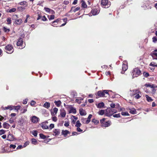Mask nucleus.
I'll return each instance as SVG.
<instances>
[{
  "label": "nucleus",
  "instance_id": "1",
  "mask_svg": "<svg viewBox=\"0 0 157 157\" xmlns=\"http://www.w3.org/2000/svg\"><path fill=\"white\" fill-rule=\"evenodd\" d=\"M105 114L107 116H111L114 113L117 112V110L112 109L110 107L108 108L106 110Z\"/></svg>",
  "mask_w": 157,
  "mask_h": 157
},
{
  "label": "nucleus",
  "instance_id": "2",
  "mask_svg": "<svg viewBox=\"0 0 157 157\" xmlns=\"http://www.w3.org/2000/svg\"><path fill=\"white\" fill-rule=\"evenodd\" d=\"M141 74V71L138 68H134L132 71V78L137 77Z\"/></svg>",
  "mask_w": 157,
  "mask_h": 157
},
{
  "label": "nucleus",
  "instance_id": "3",
  "mask_svg": "<svg viewBox=\"0 0 157 157\" xmlns=\"http://www.w3.org/2000/svg\"><path fill=\"white\" fill-rule=\"evenodd\" d=\"M109 91H111L109 90H100L98 92V96L100 97H105L107 96H105V94L109 95L108 92Z\"/></svg>",
  "mask_w": 157,
  "mask_h": 157
},
{
  "label": "nucleus",
  "instance_id": "4",
  "mask_svg": "<svg viewBox=\"0 0 157 157\" xmlns=\"http://www.w3.org/2000/svg\"><path fill=\"white\" fill-rule=\"evenodd\" d=\"M101 4L102 6L105 8H108L110 6V2L108 0H101Z\"/></svg>",
  "mask_w": 157,
  "mask_h": 157
},
{
  "label": "nucleus",
  "instance_id": "5",
  "mask_svg": "<svg viewBox=\"0 0 157 157\" xmlns=\"http://www.w3.org/2000/svg\"><path fill=\"white\" fill-rule=\"evenodd\" d=\"M2 152L3 153H8L10 152H12L13 150H11L9 147L5 146H2Z\"/></svg>",
  "mask_w": 157,
  "mask_h": 157
},
{
  "label": "nucleus",
  "instance_id": "6",
  "mask_svg": "<svg viewBox=\"0 0 157 157\" xmlns=\"http://www.w3.org/2000/svg\"><path fill=\"white\" fill-rule=\"evenodd\" d=\"M5 49L7 53L11 54L13 52V47L11 44H9L7 45L6 46Z\"/></svg>",
  "mask_w": 157,
  "mask_h": 157
},
{
  "label": "nucleus",
  "instance_id": "7",
  "mask_svg": "<svg viewBox=\"0 0 157 157\" xmlns=\"http://www.w3.org/2000/svg\"><path fill=\"white\" fill-rule=\"evenodd\" d=\"M127 62L126 61H124L123 62V63L122 65V69L123 71H121L122 74H124V71H125L128 69V65Z\"/></svg>",
  "mask_w": 157,
  "mask_h": 157
},
{
  "label": "nucleus",
  "instance_id": "8",
  "mask_svg": "<svg viewBox=\"0 0 157 157\" xmlns=\"http://www.w3.org/2000/svg\"><path fill=\"white\" fill-rule=\"evenodd\" d=\"M31 121L33 123H37L40 120L39 118L36 116H34L31 117Z\"/></svg>",
  "mask_w": 157,
  "mask_h": 157
},
{
  "label": "nucleus",
  "instance_id": "9",
  "mask_svg": "<svg viewBox=\"0 0 157 157\" xmlns=\"http://www.w3.org/2000/svg\"><path fill=\"white\" fill-rule=\"evenodd\" d=\"M91 12L93 15H96L99 13V10L95 8L92 9Z\"/></svg>",
  "mask_w": 157,
  "mask_h": 157
},
{
  "label": "nucleus",
  "instance_id": "10",
  "mask_svg": "<svg viewBox=\"0 0 157 157\" xmlns=\"http://www.w3.org/2000/svg\"><path fill=\"white\" fill-rule=\"evenodd\" d=\"M53 135L54 136H58L60 134V130L59 129H55L53 131Z\"/></svg>",
  "mask_w": 157,
  "mask_h": 157
},
{
  "label": "nucleus",
  "instance_id": "11",
  "mask_svg": "<svg viewBox=\"0 0 157 157\" xmlns=\"http://www.w3.org/2000/svg\"><path fill=\"white\" fill-rule=\"evenodd\" d=\"M110 122L108 121L107 122H104L103 123L101 124L102 127H107L109 126L110 125Z\"/></svg>",
  "mask_w": 157,
  "mask_h": 157
},
{
  "label": "nucleus",
  "instance_id": "12",
  "mask_svg": "<svg viewBox=\"0 0 157 157\" xmlns=\"http://www.w3.org/2000/svg\"><path fill=\"white\" fill-rule=\"evenodd\" d=\"M96 105L98 108L101 109L104 108L105 104L103 102H101L98 104H96Z\"/></svg>",
  "mask_w": 157,
  "mask_h": 157
},
{
  "label": "nucleus",
  "instance_id": "13",
  "mask_svg": "<svg viewBox=\"0 0 157 157\" xmlns=\"http://www.w3.org/2000/svg\"><path fill=\"white\" fill-rule=\"evenodd\" d=\"M110 108L112 109L114 108L118 109V108H120V105L118 104H117L115 105L114 103H112L110 104Z\"/></svg>",
  "mask_w": 157,
  "mask_h": 157
},
{
  "label": "nucleus",
  "instance_id": "14",
  "mask_svg": "<svg viewBox=\"0 0 157 157\" xmlns=\"http://www.w3.org/2000/svg\"><path fill=\"white\" fill-rule=\"evenodd\" d=\"M79 113L81 116H85L86 114V113L85 110L82 108L79 109Z\"/></svg>",
  "mask_w": 157,
  "mask_h": 157
},
{
  "label": "nucleus",
  "instance_id": "15",
  "mask_svg": "<svg viewBox=\"0 0 157 157\" xmlns=\"http://www.w3.org/2000/svg\"><path fill=\"white\" fill-rule=\"evenodd\" d=\"M23 43V39L22 38H19L17 42V46H20L22 45Z\"/></svg>",
  "mask_w": 157,
  "mask_h": 157
},
{
  "label": "nucleus",
  "instance_id": "16",
  "mask_svg": "<svg viewBox=\"0 0 157 157\" xmlns=\"http://www.w3.org/2000/svg\"><path fill=\"white\" fill-rule=\"evenodd\" d=\"M7 138V140L9 141L13 140L14 139L13 135L11 134H9Z\"/></svg>",
  "mask_w": 157,
  "mask_h": 157
},
{
  "label": "nucleus",
  "instance_id": "17",
  "mask_svg": "<svg viewBox=\"0 0 157 157\" xmlns=\"http://www.w3.org/2000/svg\"><path fill=\"white\" fill-rule=\"evenodd\" d=\"M145 86L147 87H150L152 88H155L157 87L154 84H146Z\"/></svg>",
  "mask_w": 157,
  "mask_h": 157
},
{
  "label": "nucleus",
  "instance_id": "18",
  "mask_svg": "<svg viewBox=\"0 0 157 157\" xmlns=\"http://www.w3.org/2000/svg\"><path fill=\"white\" fill-rule=\"evenodd\" d=\"M66 112L64 110H61L60 115L62 117H65L66 116Z\"/></svg>",
  "mask_w": 157,
  "mask_h": 157
},
{
  "label": "nucleus",
  "instance_id": "19",
  "mask_svg": "<svg viewBox=\"0 0 157 157\" xmlns=\"http://www.w3.org/2000/svg\"><path fill=\"white\" fill-rule=\"evenodd\" d=\"M41 127L42 129H48L49 128L48 126L46 124L44 123H41Z\"/></svg>",
  "mask_w": 157,
  "mask_h": 157
},
{
  "label": "nucleus",
  "instance_id": "20",
  "mask_svg": "<svg viewBox=\"0 0 157 157\" xmlns=\"http://www.w3.org/2000/svg\"><path fill=\"white\" fill-rule=\"evenodd\" d=\"M22 20L20 19L16 20L14 23L15 24L20 25L22 23Z\"/></svg>",
  "mask_w": 157,
  "mask_h": 157
},
{
  "label": "nucleus",
  "instance_id": "21",
  "mask_svg": "<svg viewBox=\"0 0 157 157\" xmlns=\"http://www.w3.org/2000/svg\"><path fill=\"white\" fill-rule=\"evenodd\" d=\"M92 115L90 114L86 121V124H88L90 121V119L92 117Z\"/></svg>",
  "mask_w": 157,
  "mask_h": 157
},
{
  "label": "nucleus",
  "instance_id": "22",
  "mask_svg": "<svg viewBox=\"0 0 157 157\" xmlns=\"http://www.w3.org/2000/svg\"><path fill=\"white\" fill-rule=\"evenodd\" d=\"M3 126L4 128L8 129L9 128L10 125L6 122H4L3 124Z\"/></svg>",
  "mask_w": 157,
  "mask_h": 157
},
{
  "label": "nucleus",
  "instance_id": "23",
  "mask_svg": "<svg viewBox=\"0 0 157 157\" xmlns=\"http://www.w3.org/2000/svg\"><path fill=\"white\" fill-rule=\"evenodd\" d=\"M130 113L132 114H135L136 113V111L134 108L130 109Z\"/></svg>",
  "mask_w": 157,
  "mask_h": 157
},
{
  "label": "nucleus",
  "instance_id": "24",
  "mask_svg": "<svg viewBox=\"0 0 157 157\" xmlns=\"http://www.w3.org/2000/svg\"><path fill=\"white\" fill-rule=\"evenodd\" d=\"M76 111L75 109L73 108H71L69 111V113H76Z\"/></svg>",
  "mask_w": 157,
  "mask_h": 157
},
{
  "label": "nucleus",
  "instance_id": "25",
  "mask_svg": "<svg viewBox=\"0 0 157 157\" xmlns=\"http://www.w3.org/2000/svg\"><path fill=\"white\" fill-rule=\"evenodd\" d=\"M2 108L4 110L9 109L10 110H11L13 109L12 106L9 105L5 107H2Z\"/></svg>",
  "mask_w": 157,
  "mask_h": 157
},
{
  "label": "nucleus",
  "instance_id": "26",
  "mask_svg": "<svg viewBox=\"0 0 157 157\" xmlns=\"http://www.w3.org/2000/svg\"><path fill=\"white\" fill-rule=\"evenodd\" d=\"M151 55L152 56V57L154 58L155 56H156L157 58V53L154 51L151 52Z\"/></svg>",
  "mask_w": 157,
  "mask_h": 157
},
{
  "label": "nucleus",
  "instance_id": "27",
  "mask_svg": "<svg viewBox=\"0 0 157 157\" xmlns=\"http://www.w3.org/2000/svg\"><path fill=\"white\" fill-rule=\"evenodd\" d=\"M2 29L6 33H8L10 31L9 29H7L6 27L4 26L3 27Z\"/></svg>",
  "mask_w": 157,
  "mask_h": 157
},
{
  "label": "nucleus",
  "instance_id": "28",
  "mask_svg": "<svg viewBox=\"0 0 157 157\" xmlns=\"http://www.w3.org/2000/svg\"><path fill=\"white\" fill-rule=\"evenodd\" d=\"M105 110H100L98 112V113L99 115H103L105 113Z\"/></svg>",
  "mask_w": 157,
  "mask_h": 157
},
{
  "label": "nucleus",
  "instance_id": "29",
  "mask_svg": "<svg viewBox=\"0 0 157 157\" xmlns=\"http://www.w3.org/2000/svg\"><path fill=\"white\" fill-rule=\"evenodd\" d=\"M50 106V104L48 102H46L44 105V107L47 109Z\"/></svg>",
  "mask_w": 157,
  "mask_h": 157
},
{
  "label": "nucleus",
  "instance_id": "30",
  "mask_svg": "<svg viewBox=\"0 0 157 157\" xmlns=\"http://www.w3.org/2000/svg\"><path fill=\"white\" fill-rule=\"evenodd\" d=\"M133 95L136 94H137L140 93L141 94V92L138 90H133Z\"/></svg>",
  "mask_w": 157,
  "mask_h": 157
},
{
  "label": "nucleus",
  "instance_id": "31",
  "mask_svg": "<svg viewBox=\"0 0 157 157\" xmlns=\"http://www.w3.org/2000/svg\"><path fill=\"white\" fill-rule=\"evenodd\" d=\"M145 96L147 100L148 101H153V99L151 98L148 96V95H146Z\"/></svg>",
  "mask_w": 157,
  "mask_h": 157
},
{
  "label": "nucleus",
  "instance_id": "32",
  "mask_svg": "<svg viewBox=\"0 0 157 157\" xmlns=\"http://www.w3.org/2000/svg\"><path fill=\"white\" fill-rule=\"evenodd\" d=\"M16 9L15 8H13L11 9H9L8 10V12L11 13L12 12H15L16 11Z\"/></svg>",
  "mask_w": 157,
  "mask_h": 157
},
{
  "label": "nucleus",
  "instance_id": "33",
  "mask_svg": "<svg viewBox=\"0 0 157 157\" xmlns=\"http://www.w3.org/2000/svg\"><path fill=\"white\" fill-rule=\"evenodd\" d=\"M32 143L33 144H34L35 145L36 144H37V140L34 138L32 139L31 140Z\"/></svg>",
  "mask_w": 157,
  "mask_h": 157
},
{
  "label": "nucleus",
  "instance_id": "34",
  "mask_svg": "<svg viewBox=\"0 0 157 157\" xmlns=\"http://www.w3.org/2000/svg\"><path fill=\"white\" fill-rule=\"evenodd\" d=\"M12 107L13 109L16 110L17 111H18V110L20 109L21 107V106H12Z\"/></svg>",
  "mask_w": 157,
  "mask_h": 157
},
{
  "label": "nucleus",
  "instance_id": "35",
  "mask_svg": "<svg viewBox=\"0 0 157 157\" xmlns=\"http://www.w3.org/2000/svg\"><path fill=\"white\" fill-rule=\"evenodd\" d=\"M69 132L67 130H63L62 132V134L63 135H64L65 136L67 135L68 133Z\"/></svg>",
  "mask_w": 157,
  "mask_h": 157
},
{
  "label": "nucleus",
  "instance_id": "36",
  "mask_svg": "<svg viewBox=\"0 0 157 157\" xmlns=\"http://www.w3.org/2000/svg\"><path fill=\"white\" fill-rule=\"evenodd\" d=\"M83 99L81 98H77L76 99L75 101L79 104L83 100Z\"/></svg>",
  "mask_w": 157,
  "mask_h": 157
},
{
  "label": "nucleus",
  "instance_id": "37",
  "mask_svg": "<svg viewBox=\"0 0 157 157\" xmlns=\"http://www.w3.org/2000/svg\"><path fill=\"white\" fill-rule=\"evenodd\" d=\"M54 103L56 104V105H57V106H59L61 104V102L60 101H54Z\"/></svg>",
  "mask_w": 157,
  "mask_h": 157
},
{
  "label": "nucleus",
  "instance_id": "38",
  "mask_svg": "<svg viewBox=\"0 0 157 157\" xmlns=\"http://www.w3.org/2000/svg\"><path fill=\"white\" fill-rule=\"evenodd\" d=\"M81 124L80 122L79 121H77L76 122V124L75 126L76 127H80L81 126Z\"/></svg>",
  "mask_w": 157,
  "mask_h": 157
},
{
  "label": "nucleus",
  "instance_id": "39",
  "mask_svg": "<svg viewBox=\"0 0 157 157\" xmlns=\"http://www.w3.org/2000/svg\"><path fill=\"white\" fill-rule=\"evenodd\" d=\"M150 66L157 67V64L154 62H151L150 64Z\"/></svg>",
  "mask_w": 157,
  "mask_h": 157
},
{
  "label": "nucleus",
  "instance_id": "40",
  "mask_svg": "<svg viewBox=\"0 0 157 157\" xmlns=\"http://www.w3.org/2000/svg\"><path fill=\"white\" fill-rule=\"evenodd\" d=\"M7 24L8 25H10L11 24V18L10 17H8L7 19Z\"/></svg>",
  "mask_w": 157,
  "mask_h": 157
},
{
  "label": "nucleus",
  "instance_id": "41",
  "mask_svg": "<svg viewBox=\"0 0 157 157\" xmlns=\"http://www.w3.org/2000/svg\"><path fill=\"white\" fill-rule=\"evenodd\" d=\"M40 137L43 139H44L46 138V136L44 135V134L42 133H40L39 134Z\"/></svg>",
  "mask_w": 157,
  "mask_h": 157
},
{
  "label": "nucleus",
  "instance_id": "42",
  "mask_svg": "<svg viewBox=\"0 0 157 157\" xmlns=\"http://www.w3.org/2000/svg\"><path fill=\"white\" fill-rule=\"evenodd\" d=\"M140 94V93L137 94L135 96V98L136 99L140 98L141 97V95Z\"/></svg>",
  "mask_w": 157,
  "mask_h": 157
},
{
  "label": "nucleus",
  "instance_id": "43",
  "mask_svg": "<svg viewBox=\"0 0 157 157\" xmlns=\"http://www.w3.org/2000/svg\"><path fill=\"white\" fill-rule=\"evenodd\" d=\"M48 17L49 20L54 19L55 18V16L54 15H51L49 17V16H48Z\"/></svg>",
  "mask_w": 157,
  "mask_h": 157
},
{
  "label": "nucleus",
  "instance_id": "44",
  "mask_svg": "<svg viewBox=\"0 0 157 157\" xmlns=\"http://www.w3.org/2000/svg\"><path fill=\"white\" fill-rule=\"evenodd\" d=\"M121 114L123 116H128L129 113L127 112H122L121 113Z\"/></svg>",
  "mask_w": 157,
  "mask_h": 157
},
{
  "label": "nucleus",
  "instance_id": "45",
  "mask_svg": "<svg viewBox=\"0 0 157 157\" xmlns=\"http://www.w3.org/2000/svg\"><path fill=\"white\" fill-rule=\"evenodd\" d=\"M32 134L35 136H36L37 135V132L36 131H33L32 132Z\"/></svg>",
  "mask_w": 157,
  "mask_h": 157
},
{
  "label": "nucleus",
  "instance_id": "46",
  "mask_svg": "<svg viewBox=\"0 0 157 157\" xmlns=\"http://www.w3.org/2000/svg\"><path fill=\"white\" fill-rule=\"evenodd\" d=\"M16 147V146L15 145L10 144V146L9 148L11 149V148L14 149Z\"/></svg>",
  "mask_w": 157,
  "mask_h": 157
},
{
  "label": "nucleus",
  "instance_id": "47",
  "mask_svg": "<svg viewBox=\"0 0 157 157\" xmlns=\"http://www.w3.org/2000/svg\"><path fill=\"white\" fill-rule=\"evenodd\" d=\"M92 122H94L95 124H97L99 123V121L95 119H94L92 120Z\"/></svg>",
  "mask_w": 157,
  "mask_h": 157
},
{
  "label": "nucleus",
  "instance_id": "48",
  "mask_svg": "<svg viewBox=\"0 0 157 157\" xmlns=\"http://www.w3.org/2000/svg\"><path fill=\"white\" fill-rule=\"evenodd\" d=\"M113 116L114 117L118 118V117H120L121 115H120V113H118V114H115L113 115Z\"/></svg>",
  "mask_w": 157,
  "mask_h": 157
},
{
  "label": "nucleus",
  "instance_id": "49",
  "mask_svg": "<svg viewBox=\"0 0 157 157\" xmlns=\"http://www.w3.org/2000/svg\"><path fill=\"white\" fill-rule=\"evenodd\" d=\"M152 41L154 43H156L157 42V38L155 36L153 37L152 38Z\"/></svg>",
  "mask_w": 157,
  "mask_h": 157
},
{
  "label": "nucleus",
  "instance_id": "50",
  "mask_svg": "<svg viewBox=\"0 0 157 157\" xmlns=\"http://www.w3.org/2000/svg\"><path fill=\"white\" fill-rule=\"evenodd\" d=\"M44 10L46 12L48 13L50 12V11L51 10V9L50 8L47 7H44Z\"/></svg>",
  "mask_w": 157,
  "mask_h": 157
},
{
  "label": "nucleus",
  "instance_id": "51",
  "mask_svg": "<svg viewBox=\"0 0 157 157\" xmlns=\"http://www.w3.org/2000/svg\"><path fill=\"white\" fill-rule=\"evenodd\" d=\"M82 6L83 7V8H86V7H87V5L86 4V3H85V2H83L82 3Z\"/></svg>",
  "mask_w": 157,
  "mask_h": 157
},
{
  "label": "nucleus",
  "instance_id": "52",
  "mask_svg": "<svg viewBox=\"0 0 157 157\" xmlns=\"http://www.w3.org/2000/svg\"><path fill=\"white\" fill-rule=\"evenodd\" d=\"M5 132V131L1 129L0 130V135H1L3 134H4Z\"/></svg>",
  "mask_w": 157,
  "mask_h": 157
},
{
  "label": "nucleus",
  "instance_id": "53",
  "mask_svg": "<svg viewBox=\"0 0 157 157\" xmlns=\"http://www.w3.org/2000/svg\"><path fill=\"white\" fill-rule=\"evenodd\" d=\"M86 118H82V123L85 124H86Z\"/></svg>",
  "mask_w": 157,
  "mask_h": 157
},
{
  "label": "nucleus",
  "instance_id": "54",
  "mask_svg": "<svg viewBox=\"0 0 157 157\" xmlns=\"http://www.w3.org/2000/svg\"><path fill=\"white\" fill-rule=\"evenodd\" d=\"M143 75L145 77H147L149 75V74L147 72H144L143 73Z\"/></svg>",
  "mask_w": 157,
  "mask_h": 157
},
{
  "label": "nucleus",
  "instance_id": "55",
  "mask_svg": "<svg viewBox=\"0 0 157 157\" xmlns=\"http://www.w3.org/2000/svg\"><path fill=\"white\" fill-rule=\"evenodd\" d=\"M26 3V2L25 1H23L19 3V4L20 5H25Z\"/></svg>",
  "mask_w": 157,
  "mask_h": 157
},
{
  "label": "nucleus",
  "instance_id": "56",
  "mask_svg": "<svg viewBox=\"0 0 157 157\" xmlns=\"http://www.w3.org/2000/svg\"><path fill=\"white\" fill-rule=\"evenodd\" d=\"M41 20L43 21H45L47 20V19L46 17L45 16H44L42 17Z\"/></svg>",
  "mask_w": 157,
  "mask_h": 157
},
{
  "label": "nucleus",
  "instance_id": "57",
  "mask_svg": "<svg viewBox=\"0 0 157 157\" xmlns=\"http://www.w3.org/2000/svg\"><path fill=\"white\" fill-rule=\"evenodd\" d=\"M58 109L56 107H54L53 109V111L54 113L56 114L58 111Z\"/></svg>",
  "mask_w": 157,
  "mask_h": 157
},
{
  "label": "nucleus",
  "instance_id": "58",
  "mask_svg": "<svg viewBox=\"0 0 157 157\" xmlns=\"http://www.w3.org/2000/svg\"><path fill=\"white\" fill-rule=\"evenodd\" d=\"M59 21V19H57L55 21H53L52 22V23L54 24V25H56V24H55V23H57Z\"/></svg>",
  "mask_w": 157,
  "mask_h": 157
},
{
  "label": "nucleus",
  "instance_id": "59",
  "mask_svg": "<svg viewBox=\"0 0 157 157\" xmlns=\"http://www.w3.org/2000/svg\"><path fill=\"white\" fill-rule=\"evenodd\" d=\"M64 125L66 127H67L69 126V123L68 121H65Z\"/></svg>",
  "mask_w": 157,
  "mask_h": 157
},
{
  "label": "nucleus",
  "instance_id": "60",
  "mask_svg": "<svg viewBox=\"0 0 157 157\" xmlns=\"http://www.w3.org/2000/svg\"><path fill=\"white\" fill-rule=\"evenodd\" d=\"M54 125L53 124H50L49 126V128L50 129H52L54 127Z\"/></svg>",
  "mask_w": 157,
  "mask_h": 157
},
{
  "label": "nucleus",
  "instance_id": "61",
  "mask_svg": "<svg viewBox=\"0 0 157 157\" xmlns=\"http://www.w3.org/2000/svg\"><path fill=\"white\" fill-rule=\"evenodd\" d=\"M52 120L55 122H56L57 121V118L56 117H52Z\"/></svg>",
  "mask_w": 157,
  "mask_h": 157
},
{
  "label": "nucleus",
  "instance_id": "62",
  "mask_svg": "<svg viewBox=\"0 0 157 157\" xmlns=\"http://www.w3.org/2000/svg\"><path fill=\"white\" fill-rule=\"evenodd\" d=\"M80 9V7H77L73 11L74 12H75L76 11L79 10Z\"/></svg>",
  "mask_w": 157,
  "mask_h": 157
},
{
  "label": "nucleus",
  "instance_id": "63",
  "mask_svg": "<svg viewBox=\"0 0 157 157\" xmlns=\"http://www.w3.org/2000/svg\"><path fill=\"white\" fill-rule=\"evenodd\" d=\"M77 131L78 132H82V130L79 127H77Z\"/></svg>",
  "mask_w": 157,
  "mask_h": 157
},
{
  "label": "nucleus",
  "instance_id": "64",
  "mask_svg": "<svg viewBox=\"0 0 157 157\" xmlns=\"http://www.w3.org/2000/svg\"><path fill=\"white\" fill-rule=\"evenodd\" d=\"M35 103H36V102L35 101H31L30 104L31 105H35Z\"/></svg>",
  "mask_w": 157,
  "mask_h": 157
}]
</instances>
